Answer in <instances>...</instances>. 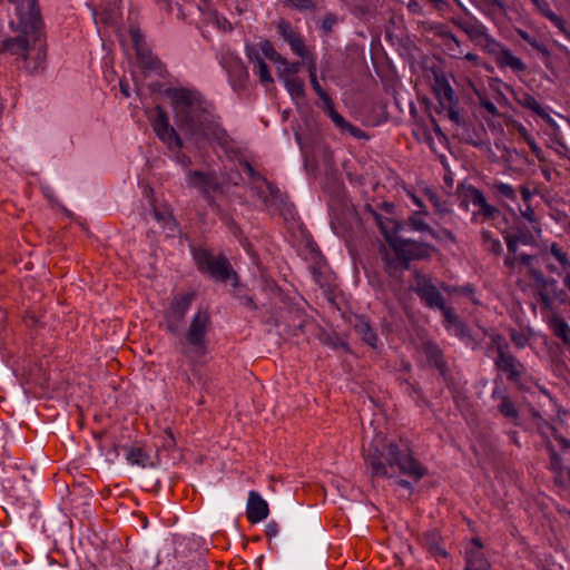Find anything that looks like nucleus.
Instances as JSON below:
<instances>
[{
    "mask_svg": "<svg viewBox=\"0 0 570 570\" xmlns=\"http://www.w3.org/2000/svg\"><path fill=\"white\" fill-rule=\"evenodd\" d=\"M177 128L194 139H213L227 147L230 138L226 130L209 119L202 95L187 88H170L166 90Z\"/></svg>",
    "mask_w": 570,
    "mask_h": 570,
    "instance_id": "nucleus-1",
    "label": "nucleus"
},
{
    "mask_svg": "<svg viewBox=\"0 0 570 570\" xmlns=\"http://www.w3.org/2000/svg\"><path fill=\"white\" fill-rule=\"evenodd\" d=\"M9 27L17 37L0 41V53H9L23 60L30 71H38L46 61V46L42 39V21L36 0H29L28 10L18 7V17H10Z\"/></svg>",
    "mask_w": 570,
    "mask_h": 570,
    "instance_id": "nucleus-2",
    "label": "nucleus"
},
{
    "mask_svg": "<svg viewBox=\"0 0 570 570\" xmlns=\"http://www.w3.org/2000/svg\"><path fill=\"white\" fill-rule=\"evenodd\" d=\"M364 460L373 478H395L406 475L421 480L426 468L414 456L410 445L403 441L377 440L364 452Z\"/></svg>",
    "mask_w": 570,
    "mask_h": 570,
    "instance_id": "nucleus-3",
    "label": "nucleus"
},
{
    "mask_svg": "<svg viewBox=\"0 0 570 570\" xmlns=\"http://www.w3.org/2000/svg\"><path fill=\"white\" fill-rule=\"evenodd\" d=\"M435 252L436 248L426 243L402 238L394 240L393 247L383 252L384 269L389 275H394L406 269L410 262L426 259Z\"/></svg>",
    "mask_w": 570,
    "mask_h": 570,
    "instance_id": "nucleus-4",
    "label": "nucleus"
},
{
    "mask_svg": "<svg viewBox=\"0 0 570 570\" xmlns=\"http://www.w3.org/2000/svg\"><path fill=\"white\" fill-rule=\"evenodd\" d=\"M210 325V315L207 311L199 309L193 316L185 334L189 348L184 352L190 361L200 358L207 354V333Z\"/></svg>",
    "mask_w": 570,
    "mask_h": 570,
    "instance_id": "nucleus-5",
    "label": "nucleus"
},
{
    "mask_svg": "<svg viewBox=\"0 0 570 570\" xmlns=\"http://www.w3.org/2000/svg\"><path fill=\"white\" fill-rule=\"evenodd\" d=\"M458 197L462 208L469 210L470 205L475 207L472 214L476 223L490 222L498 213V209L489 205L483 194L472 185H460Z\"/></svg>",
    "mask_w": 570,
    "mask_h": 570,
    "instance_id": "nucleus-6",
    "label": "nucleus"
},
{
    "mask_svg": "<svg viewBox=\"0 0 570 570\" xmlns=\"http://www.w3.org/2000/svg\"><path fill=\"white\" fill-rule=\"evenodd\" d=\"M219 65L228 75V81L234 91L246 89L249 73L240 57L228 47H222L217 55Z\"/></svg>",
    "mask_w": 570,
    "mask_h": 570,
    "instance_id": "nucleus-7",
    "label": "nucleus"
},
{
    "mask_svg": "<svg viewBox=\"0 0 570 570\" xmlns=\"http://www.w3.org/2000/svg\"><path fill=\"white\" fill-rule=\"evenodd\" d=\"M244 170L250 178L252 189L266 207H281L286 204V196L279 188L256 171L249 163H245Z\"/></svg>",
    "mask_w": 570,
    "mask_h": 570,
    "instance_id": "nucleus-8",
    "label": "nucleus"
},
{
    "mask_svg": "<svg viewBox=\"0 0 570 570\" xmlns=\"http://www.w3.org/2000/svg\"><path fill=\"white\" fill-rule=\"evenodd\" d=\"M148 119L156 136L169 150L179 151L181 149L183 140L176 129L170 126L168 115L163 107L156 106L149 112Z\"/></svg>",
    "mask_w": 570,
    "mask_h": 570,
    "instance_id": "nucleus-9",
    "label": "nucleus"
},
{
    "mask_svg": "<svg viewBox=\"0 0 570 570\" xmlns=\"http://www.w3.org/2000/svg\"><path fill=\"white\" fill-rule=\"evenodd\" d=\"M194 259L199 271L208 273L213 278L226 282L232 274L229 262L224 256H213L205 248L194 250Z\"/></svg>",
    "mask_w": 570,
    "mask_h": 570,
    "instance_id": "nucleus-10",
    "label": "nucleus"
},
{
    "mask_svg": "<svg viewBox=\"0 0 570 570\" xmlns=\"http://www.w3.org/2000/svg\"><path fill=\"white\" fill-rule=\"evenodd\" d=\"M277 33L282 39L289 46L294 55L302 59H307L309 52L305 46V41L301 32L293 27L291 21L286 19H279L275 22Z\"/></svg>",
    "mask_w": 570,
    "mask_h": 570,
    "instance_id": "nucleus-11",
    "label": "nucleus"
},
{
    "mask_svg": "<svg viewBox=\"0 0 570 570\" xmlns=\"http://www.w3.org/2000/svg\"><path fill=\"white\" fill-rule=\"evenodd\" d=\"M412 288L428 307H443L444 298L428 276L416 273Z\"/></svg>",
    "mask_w": 570,
    "mask_h": 570,
    "instance_id": "nucleus-12",
    "label": "nucleus"
},
{
    "mask_svg": "<svg viewBox=\"0 0 570 570\" xmlns=\"http://www.w3.org/2000/svg\"><path fill=\"white\" fill-rule=\"evenodd\" d=\"M187 183L190 187L197 188L204 194L216 191L219 188L218 177L214 171L189 170Z\"/></svg>",
    "mask_w": 570,
    "mask_h": 570,
    "instance_id": "nucleus-13",
    "label": "nucleus"
},
{
    "mask_svg": "<svg viewBox=\"0 0 570 570\" xmlns=\"http://www.w3.org/2000/svg\"><path fill=\"white\" fill-rule=\"evenodd\" d=\"M130 40L136 49L137 57L144 68L148 70H158L160 68V61L153 57L150 51L145 48L144 36L137 28L130 29Z\"/></svg>",
    "mask_w": 570,
    "mask_h": 570,
    "instance_id": "nucleus-14",
    "label": "nucleus"
},
{
    "mask_svg": "<svg viewBox=\"0 0 570 570\" xmlns=\"http://www.w3.org/2000/svg\"><path fill=\"white\" fill-rule=\"evenodd\" d=\"M268 503L256 491L248 493L246 517L250 523H258L268 517Z\"/></svg>",
    "mask_w": 570,
    "mask_h": 570,
    "instance_id": "nucleus-15",
    "label": "nucleus"
},
{
    "mask_svg": "<svg viewBox=\"0 0 570 570\" xmlns=\"http://www.w3.org/2000/svg\"><path fill=\"white\" fill-rule=\"evenodd\" d=\"M372 215L387 244V246L383 247V253L385 249H391L393 247L394 240L401 239L400 237L396 236L397 232L400 230V224L392 218L383 217L382 215L374 212L372 213Z\"/></svg>",
    "mask_w": 570,
    "mask_h": 570,
    "instance_id": "nucleus-16",
    "label": "nucleus"
},
{
    "mask_svg": "<svg viewBox=\"0 0 570 570\" xmlns=\"http://www.w3.org/2000/svg\"><path fill=\"white\" fill-rule=\"evenodd\" d=\"M501 371L507 373L509 381L521 385V380L525 373V370L524 366L515 357L501 352Z\"/></svg>",
    "mask_w": 570,
    "mask_h": 570,
    "instance_id": "nucleus-17",
    "label": "nucleus"
},
{
    "mask_svg": "<svg viewBox=\"0 0 570 570\" xmlns=\"http://www.w3.org/2000/svg\"><path fill=\"white\" fill-rule=\"evenodd\" d=\"M354 330L356 334L361 337V340L371 346L373 350H376L380 345V340L371 326L368 320L365 317H356L354 323Z\"/></svg>",
    "mask_w": 570,
    "mask_h": 570,
    "instance_id": "nucleus-18",
    "label": "nucleus"
},
{
    "mask_svg": "<svg viewBox=\"0 0 570 570\" xmlns=\"http://www.w3.org/2000/svg\"><path fill=\"white\" fill-rule=\"evenodd\" d=\"M246 55L250 61L256 62V65L254 67V72L258 76L259 81L263 85L273 83L274 80L269 72V68H268L267 63L263 60V58H261L258 52L254 48L248 47L246 50Z\"/></svg>",
    "mask_w": 570,
    "mask_h": 570,
    "instance_id": "nucleus-19",
    "label": "nucleus"
},
{
    "mask_svg": "<svg viewBox=\"0 0 570 570\" xmlns=\"http://www.w3.org/2000/svg\"><path fill=\"white\" fill-rule=\"evenodd\" d=\"M193 302V295L191 294H183L176 296L167 311V318H176L178 321L183 320L186 312L190 307V304Z\"/></svg>",
    "mask_w": 570,
    "mask_h": 570,
    "instance_id": "nucleus-20",
    "label": "nucleus"
},
{
    "mask_svg": "<svg viewBox=\"0 0 570 570\" xmlns=\"http://www.w3.org/2000/svg\"><path fill=\"white\" fill-rule=\"evenodd\" d=\"M332 121L335 124L337 128H340L343 131H347L352 137L356 139H367L368 136L358 127L352 125L351 122L346 121L343 116H341L336 110L335 107L331 109L326 114Z\"/></svg>",
    "mask_w": 570,
    "mask_h": 570,
    "instance_id": "nucleus-21",
    "label": "nucleus"
},
{
    "mask_svg": "<svg viewBox=\"0 0 570 570\" xmlns=\"http://www.w3.org/2000/svg\"><path fill=\"white\" fill-rule=\"evenodd\" d=\"M549 325L553 334L567 346L570 345V326L561 316L553 314L549 318Z\"/></svg>",
    "mask_w": 570,
    "mask_h": 570,
    "instance_id": "nucleus-22",
    "label": "nucleus"
},
{
    "mask_svg": "<svg viewBox=\"0 0 570 570\" xmlns=\"http://www.w3.org/2000/svg\"><path fill=\"white\" fill-rule=\"evenodd\" d=\"M426 215V210H415L410 215L407 224L412 230L428 233L432 237H436L435 232L430 227V225L424 219Z\"/></svg>",
    "mask_w": 570,
    "mask_h": 570,
    "instance_id": "nucleus-23",
    "label": "nucleus"
},
{
    "mask_svg": "<svg viewBox=\"0 0 570 570\" xmlns=\"http://www.w3.org/2000/svg\"><path fill=\"white\" fill-rule=\"evenodd\" d=\"M441 538L436 531H428L421 538V543L425 547L433 556H440L445 558L446 552L440 544Z\"/></svg>",
    "mask_w": 570,
    "mask_h": 570,
    "instance_id": "nucleus-24",
    "label": "nucleus"
},
{
    "mask_svg": "<svg viewBox=\"0 0 570 570\" xmlns=\"http://www.w3.org/2000/svg\"><path fill=\"white\" fill-rule=\"evenodd\" d=\"M438 308L442 312L444 326L455 335H462L464 332V326L458 316L453 313L452 308L446 307L444 303L443 307Z\"/></svg>",
    "mask_w": 570,
    "mask_h": 570,
    "instance_id": "nucleus-25",
    "label": "nucleus"
},
{
    "mask_svg": "<svg viewBox=\"0 0 570 570\" xmlns=\"http://www.w3.org/2000/svg\"><path fill=\"white\" fill-rule=\"evenodd\" d=\"M464 570H490V564L480 549L466 553V566Z\"/></svg>",
    "mask_w": 570,
    "mask_h": 570,
    "instance_id": "nucleus-26",
    "label": "nucleus"
},
{
    "mask_svg": "<svg viewBox=\"0 0 570 570\" xmlns=\"http://www.w3.org/2000/svg\"><path fill=\"white\" fill-rule=\"evenodd\" d=\"M148 453L140 446H131L127 449L126 460L131 465L146 468L149 463Z\"/></svg>",
    "mask_w": 570,
    "mask_h": 570,
    "instance_id": "nucleus-27",
    "label": "nucleus"
},
{
    "mask_svg": "<svg viewBox=\"0 0 570 570\" xmlns=\"http://www.w3.org/2000/svg\"><path fill=\"white\" fill-rule=\"evenodd\" d=\"M309 82L312 85V88L316 92V95L322 100L323 109H324L325 114H327L331 109L334 108V104H333L331 97L327 95V92L320 85V82L317 80V75H309Z\"/></svg>",
    "mask_w": 570,
    "mask_h": 570,
    "instance_id": "nucleus-28",
    "label": "nucleus"
},
{
    "mask_svg": "<svg viewBox=\"0 0 570 570\" xmlns=\"http://www.w3.org/2000/svg\"><path fill=\"white\" fill-rule=\"evenodd\" d=\"M282 80L293 98H303L305 96V86L302 79L298 77H286Z\"/></svg>",
    "mask_w": 570,
    "mask_h": 570,
    "instance_id": "nucleus-29",
    "label": "nucleus"
},
{
    "mask_svg": "<svg viewBox=\"0 0 570 570\" xmlns=\"http://www.w3.org/2000/svg\"><path fill=\"white\" fill-rule=\"evenodd\" d=\"M277 65V71L281 79H285L286 77H296L297 72L302 67V62H291L285 57L284 61H278Z\"/></svg>",
    "mask_w": 570,
    "mask_h": 570,
    "instance_id": "nucleus-30",
    "label": "nucleus"
},
{
    "mask_svg": "<svg viewBox=\"0 0 570 570\" xmlns=\"http://www.w3.org/2000/svg\"><path fill=\"white\" fill-rule=\"evenodd\" d=\"M549 451H550V466L551 470L556 473L554 481L557 484L562 485L563 484V471L566 469L561 464V460L558 456L557 452L552 449V446L549 444Z\"/></svg>",
    "mask_w": 570,
    "mask_h": 570,
    "instance_id": "nucleus-31",
    "label": "nucleus"
},
{
    "mask_svg": "<svg viewBox=\"0 0 570 570\" xmlns=\"http://www.w3.org/2000/svg\"><path fill=\"white\" fill-rule=\"evenodd\" d=\"M501 414L512 420L514 424H518L519 410L508 396L501 397Z\"/></svg>",
    "mask_w": 570,
    "mask_h": 570,
    "instance_id": "nucleus-32",
    "label": "nucleus"
},
{
    "mask_svg": "<svg viewBox=\"0 0 570 570\" xmlns=\"http://www.w3.org/2000/svg\"><path fill=\"white\" fill-rule=\"evenodd\" d=\"M508 66L514 71H523L524 63L518 57H514L509 50L501 49V66Z\"/></svg>",
    "mask_w": 570,
    "mask_h": 570,
    "instance_id": "nucleus-33",
    "label": "nucleus"
},
{
    "mask_svg": "<svg viewBox=\"0 0 570 570\" xmlns=\"http://www.w3.org/2000/svg\"><path fill=\"white\" fill-rule=\"evenodd\" d=\"M259 49L262 53L272 62L277 63L278 61H284V57L276 51L273 43L269 40H264L259 42Z\"/></svg>",
    "mask_w": 570,
    "mask_h": 570,
    "instance_id": "nucleus-34",
    "label": "nucleus"
},
{
    "mask_svg": "<svg viewBox=\"0 0 570 570\" xmlns=\"http://www.w3.org/2000/svg\"><path fill=\"white\" fill-rule=\"evenodd\" d=\"M283 3L286 7L296 9L301 12L305 11H315L317 8V3L315 0H283Z\"/></svg>",
    "mask_w": 570,
    "mask_h": 570,
    "instance_id": "nucleus-35",
    "label": "nucleus"
},
{
    "mask_svg": "<svg viewBox=\"0 0 570 570\" xmlns=\"http://www.w3.org/2000/svg\"><path fill=\"white\" fill-rule=\"evenodd\" d=\"M481 237L484 248L497 254L499 247L498 242L494 238V234L491 230L483 228L481 232Z\"/></svg>",
    "mask_w": 570,
    "mask_h": 570,
    "instance_id": "nucleus-36",
    "label": "nucleus"
},
{
    "mask_svg": "<svg viewBox=\"0 0 570 570\" xmlns=\"http://www.w3.org/2000/svg\"><path fill=\"white\" fill-rule=\"evenodd\" d=\"M154 217L165 227H169L170 225H175V219L171 213L167 209L154 208Z\"/></svg>",
    "mask_w": 570,
    "mask_h": 570,
    "instance_id": "nucleus-37",
    "label": "nucleus"
},
{
    "mask_svg": "<svg viewBox=\"0 0 570 570\" xmlns=\"http://www.w3.org/2000/svg\"><path fill=\"white\" fill-rule=\"evenodd\" d=\"M551 254L556 257V259L563 266L564 271L568 272L570 269V261L564 252H562L556 243H553L550 247Z\"/></svg>",
    "mask_w": 570,
    "mask_h": 570,
    "instance_id": "nucleus-38",
    "label": "nucleus"
},
{
    "mask_svg": "<svg viewBox=\"0 0 570 570\" xmlns=\"http://www.w3.org/2000/svg\"><path fill=\"white\" fill-rule=\"evenodd\" d=\"M426 355H428V358L430 361H432L436 367L441 368L444 365L441 351L436 346H434V345L426 346Z\"/></svg>",
    "mask_w": 570,
    "mask_h": 570,
    "instance_id": "nucleus-39",
    "label": "nucleus"
},
{
    "mask_svg": "<svg viewBox=\"0 0 570 570\" xmlns=\"http://www.w3.org/2000/svg\"><path fill=\"white\" fill-rule=\"evenodd\" d=\"M524 105L528 108H530L531 110H533L535 114H538L539 116L550 120L549 115L546 112V110L541 107V105L533 97L527 96L524 98Z\"/></svg>",
    "mask_w": 570,
    "mask_h": 570,
    "instance_id": "nucleus-40",
    "label": "nucleus"
},
{
    "mask_svg": "<svg viewBox=\"0 0 570 570\" xmlns=\"http://www.w3.org/2000/svg\"><path fill=\"white\" fill-rule=\"evenodd\" d=\"M336 23H337V17L333 13H327V14H325V17L322 20V30L326 35H328L330 32L333 31V28L336 26Z\"/></svg>",
    "mask_w": 570,
    "mask_h": 570,
    "instance_id": "nucleus-41",
    "label": "nucleus"
},
{
    "mask_svg": "<svg viewBox=\"0 0 570 570\" xmlns=\"http://www.w3.org/2000/svg\"><path fill=\"white\" fill-rule=\"evenodd\" d=\"M544 16L554 23L557 28H559L562 32H566V23L562 18L557 16L551 10L547 9V12H544Z\"/></svg>",
    "mask_w": 570,
    "mask_h": 570,
    "instance_id": "nucleus-42",
    "label": "nucleus"
},
{
    "mask_svg": "<svg viewBox=\"0 0 570 570\" xmlns=\"http://www.w3.org/2000/svg\"><path fill=\"white\" fill-rule=\"evenodd\" d=\"M530 275L532 276L533 279H535L537 282H539L541 284L543 289L547 288L548 279L544 277V275L540 271L530 267Z\"/></svg>",
    "mask_w": 570,
    "mask_h": 570,
    "instance_id": "nucleus-43",
    "label": "nucleus"
},
{
    "mask_svg": "<svg viewBox=\"0 0 570 570\" xmlns=\"http://www.w3.org/2000/svg\"><path fill=\"white\" fill-rule=\"evenodd\" d=\"M538 298L540 299L544 307L551 308L552 301L549 297V295L543 291V288L538 292Z\"/></svg>",
    "mask_w": 570,
    "mask_h": 570,
    "instance_id": "nucleus-44",
    "label": "nucleus"
},
{
    "mask_svg": "<svg viewBox=\"0 0 570 570\" xmlns=\"http://www.w3.org/2000/svg\"><path fill=\"white\" fill-rule=\"evenodd\" d=\"M14 6V13L12 17H18V7L23 6V11L28 10L29 0H8Z\"/></svg>",
    "mask_w": 570,
    "mask_h": 570,
    "instance_id": "nucleus-45",
    "label": "nucleus"
},
{
    "mask_svg": "<svg viewBox=\"0 0 570 570\" xmlns=\"http://www.w3.org/2000/svg\"><path fill=\"white\" fill-rule=\"evenodd\" d=\"M501 195L508 198H514L515 191L510 185L501 184Z\"/></svg>",
    "mask_w": 570,
    "mask_h": 570,
    "instance_id": "nucleus-46",
    "label": "nucleus"
},
{
    "mask_svg": "<svg viewBox=\"0 0 570 570\" xmlns=\"http://www.w3.org/2000/svg\"><path fill=\"white\" fill-rule=\"evenodd\" d=\"M278 532V525L276 522H271L266 527V535L267 537H275Z\"/></svg>",
    "mask_w": 570,
    "mask_h": 570,
    "instance_id": "nucleus-47",
    "label": "nucleus"
},
{
    "mask_svg": "<svg viewBox=\"0 0 570 570\" xmlns=\"http://www.w3.org/2000/svg\"><path fill=\"white\" fill-rule=\"evenodd\" d=\"M505 238H507V246H508L509 252L515 253L519 239L518 238L512 239L509 236H507Z\"/></svg>",
    "mask_w": 570,
    "mask_h": 570,
    "instance_id": "nucleus-48",
    "label": "nucleus"
},
{
    "mask_svg": "<svg viewBox=\"0 0 570 570\" xmlns=\"http://www.w3.org/2000/svg\"><path fill=\"white\" fill-rule=\"evenodd\" d=\"M460 27H461V28H462L466 33H469V35H471V36L476 35V28H475V27H473V26H471V24H470V23H468V22H462V23H460Z\"/></svg>",
    "mask_w": 570,
    "mask_h": 570,
    "instance_id": "nucleus-49",
    "label": "nucleus"
},
{
    "mask_svg": "<svg viewBox=\"0 0 570 570\" xmlns=\"http://www.w3.org/2000/svg\"><path fill=\"white\" fill-rule=\"evenodd\" d=\"M481 105L489 111L491 112L492 115H494L497 112V108H495V105L491 101H488V100H481Z\"/></svg>",
    "mask_w": 570,
    "mask_h": 570,
    "instance_id": "nucleus-50",
    "label": "nucleus"
},
{
    "mask_svg": "<svg viewBox=\"0 0 570 570\" xmlns=\"http://www.w3.org/2000/svg\"><path fill=\"white\" fill-rule=\"evenodd\" d=\"M454 92L449 83L444 86V97L451 101L453 99Z\"/></svg>",
    "mask_w": 570,
    "mask_h": 570,
    "instance_id": "nucleus-51",
    "label": "nucleus"
},
{
    "mask_svg": "<svg viewBox=\"0 0 570 570\" xmlns=\"http://www.w3.org/2000/svg\"><path fill=\"white\" fill-rule=\"evenodd\" d=\"M519 259L521 261L522 264L530 266L533 257L531 255L521 254L519 256Z\"/></svg>",
    "mask_w": 570,
    "mask_h": 570,
    "instance_id": "nucleus-52",
    "label": "nucleus"
},
{
    "mask_svg": "<svg viewBox=\"0 0 570 570\" xmlns=\"http://www.w3.org/2000/svg\"><path fill=\"white\" fill-rule=\"evenodd\" d=\"M159 4L163 6V8L168 11V12H171L173 11V8H171V4H170V1L169 0H156Z\"/></svg>",
    "mask_w": 570,
    "mask_h": 570,
    "instance_id": "nucleus-53",
    "label": "nucleus"
},
{
    "mask_svg": "<svg viewBox=\"0 0 570 570\" xmlns=\"http://www.w3.org/2000/svg\"><path fill=\"white\" fill-rule=\"evenodd\" d=\"M309 75H316V62L315 59L312 57L309 63H308V76Z\"/></svg>",
    "mask_w": 570,
    "mask_h": 570,
    "instance_id": "nucleus-54",
    "label": "nucleus"
},
{
    "mask_svg": "<svg viewBox=\"0 0 570 570\" xmlns=\"http://www.w3.org/2000/svg\"><path fill=\"white\" fill-rule=\"evenodd\" d=\"M120 91H121V94L125 97H129L130 96V94H129V86L127 83H124L122 81H120Z\"/></svg>",
    "mask_w": 570,
    "mask_h": 570,
    "instance_id": "nucleus-55",
    "label": "nucleus"
},
{
    "mask_svg": "<svg viewBox=\"0 0 570 570\" xmlns=\"http://www.w3.org/2000/svg\"><path fill=\"white\" fill-rule=\"evenodd\" d=\"M412 200H413V203H414V204L420 208V210H425V209H424V205H423L422 200H421L419 197H416L415 195H413V196H412Z\"/></svg>",
    "mask_w": 570,
    "mask_h": 570,
    "instance_id": "nucleus-56",
    "label": "nucleus"
},
{
    "mask_svg": "<svg viewBox=\"0 0 570 570\" xmlns=\"http://www.w3.org/2000/svg\"><path fill=\"white\" fill-rule=\"evenodd\" d=\"M564 286L570 291V269L566 272V276L563 278Z\"/></svg>",
    "mask_w": 570,
    "mask_h": 570,
    "instance_id": "nucleus-57",
    "label": "nucleus"
},
{
    "mask_svg": "<svg viewBox=\"0 0 570 570\" xmlns=\"http://www.w3.org/2000/svg\"><path fill=\"white\" fill-rule=\"evenodd\" d=\"M557 440H558V442L561 444V446H562L563 449H567V448H569V446H570V443H569L566 439H563V438H557Z\"/></svg>",
    "mask_w": 570,
    "mask_h": 570,
    "instance_id": "nucleus-58",
    "label": "nucleus"
},
{
    "mask_svg": "<svg viewBox=\"0 0 570 570\" xmlns=\"http://www.w3.org/2000/svg\"><path fill=\"white\" fill-rule=\"evenodd\" d=\"M180 161L184 166H189L191 164L190 158L185 155H181Z\"/></svg>",
    "mask_w": 570,
    "mask_h": 570,
    "instance_id": "nucleus-59",
    "label": "nucleus"
},
{
    "mask_svg": "<svg viewBox=\"0 0 570 570\" xmlns=\"http://www.w3.org/2000/svg\"><path fill=\"white\" fill-rule=\"evenodd\" d=\"M521 193H522V196H523L524 200H528L530 198V196H531L530 191L527 188H524V187H521Z\"/></svg>",
    "mask_w": 570,
    "mask_h": 570,
    "instance_id": "nucleus-60",
    "label": "nucleus"
},
{
    "mask_svg": "<svg viewBox=\"0 0 570 570\" xmlns=\"http://www.w3.org/2000/svg\"><path fill=\"white\" fill-rule=\"evenodd\" d=\"M399 485L403 487V488H406V489H410L411 488V483L406 480H400L399 482Z\"/></svg>",
    "mask_w": 570,
    "mask_h": 570,
    "instance_id": "nucleus-61",
    "label": "nucleus"
},
{
    "mask_svg": "<svg viewBox=\"0 0 570 570\" xmlns=\"http://www.w3.org/2000/svg\"><path fill=\"white\" fill-rule=\"evenodd\" d=\"M465 59L470 61H475L478 59V56L473 53H466Z\"/></svg>",
    "mask_w": 570,
    "mask_h": 570,
    "instance_id": "nucleus-62",
    "label": "nucleus"
},
{
    "mask_svg": "<svg viewBox=\"0 0 570 570\" xmlns=\"http://www.w3.org/2000/svg\"><path fill=\"white\" fill-rule=\"evenodd\" d=\"M209 2L210 0H200V3L198 4L199 9H202L203 7L207 8Z\"/></svg>",
    "mask_w": 570,
    "mask_h": 570,
    "instance_id": "nucleus-63",
    "label": "nucleus"
},
{
    "mask_svg": "<svg viewBox=\"0 0 570 570\" xmlns=\"http://www.w3.org/2000/svg\"><path fill=\"white\" fill-rule=\"evenodd\" d=\"M167 328L171 333H176V331H177V327L171 323H168Z\"/></svg>",
    "mask_w": 570,
    "mask_h": 570,
    "instance_id": "nucleus-64",
    "label": "nucleus"
}]
</instances>
